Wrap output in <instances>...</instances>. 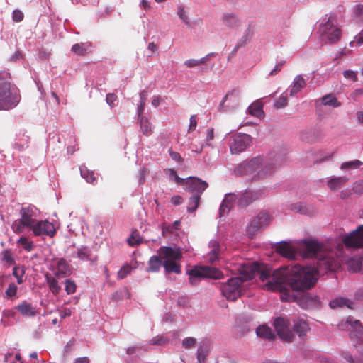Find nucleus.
I'll list each match as a JSON object with an SVG mask.
<instances>
[{
    "label": "nucleus",
    "instance_id": "12",
    "mask_svg": "<svg viewBox=\"0 0 363 363\" xmlns=\"http://www.w3.org/2000/svg\"><path fill=\"white\" fill-rule=\"evenodd\" d=\"M31 230L35 236L53 238L56 234L54 224L48 220H37Z\"/></svg>",
    "mask_w": 363,
    "mask_h": 363
},
{
    "label": "nucleus",
    "instance_id": "4",
    "mask_svg": "<svg viewBox=\"0 0 363 363\" xmlns=\"http://www.w3.org/2000/svg\"><path fill=\"white\" fill-rule=\"evenodd\" d=\"M239 271L240 277L238 278L241 279L242 283L253 279L256 274H259L261 281H264L269 279L265 284V288L267 290L272 291L267 287V284L273 281L272 277L275 270L272 271V267L264 264L260 265L257 262H248L242 264ZM278 291H280L279 290Z\"/></svg>",
    "mask_w": 363,
    "mask_h": 363
},
{
    "label": "nucleus",
    "instance_id": "60",
    "mask_svg": "<svg viewBox=\"0 0 363 363\" xmlns=\"http://www.w3.org/2000/svg\"><path fill=\"white\" fill-rule=\"evenodd\" d=\"M184 65H186L188 68H193L199 66L200 65L199 60L189 59L184 62Z\"/></svg>",
    "mask_w": 363,
    "mask_h": 363
},
{
    "label": "nucleus",
    "instance_id": "3",
    "mask_svg": "<svg viewBox=\"0 0 363 363\" xmlns=\"http://www.w3.org/2000/svg\"><path fill=\"white\" fill-rule=\"evenodd\" d=\"M20 95L11 84V77L7 72H0V110H9L17 106Z\"/></svg>",
    "mask_w": 363,
    "mask_h": 363
},
{
    "label": "nucleus",
    "instance_id": "43",
    "mask_svg": "<svg viewBox=\"0 0 363 363\" xmlns=\"http://www.w3.org/2000/svg\"><path fill=\"white\" fill-rule=\"evenodd\" d=\"M142 242L143 239L136 230L132 233L130 238L128 240V242L130 246L138 245Z\"/></svg>",
    "mask_w": 363,
    "mask_h": 363
},
{
    "label": "nucleus",
    "instance_id": "18",
    "mask_svg": "<svg viewBox=\"0 0 363 363\" xmlns=\"http://www.w3.org/2000/svg\"><path fill=\"white\" fill-rule=\"evenodd\" d=\"M276 251L282 257L293 260L296 257V252L291 245L286 242H281L276 247Z\"/></svg>",
    "mask_w": 363,
    "mask_h": 363
},
{
    "label": "nucleus",
    "instance_id": "7",
    "mask_svg": "<svg viewBox=\"0 0 363 363\" xmlns=\"http://www.w3.org/2000/svg\"><path fill=\"white\" fill-rule=\"evenodd\" d=\"M188 274L189 283L192 286L197 285L202 278L221 279L224 277L219 269L208 266L195 267L188 272Z\"/></svg>",
    "mask_w": 363,
    "mask_h": 363
},
{
    "label": "nucleus",
    "instance_id": "14",
    "mask_svg": "<svg viewBox=\"0 0 363 363\" xmlns=\"http://www.w3.org/2000/svg\"><path fill=\"white\" fill-rule=\"evenodd\" d=\"M271 220L272 218L269 213L265 211L260 212L252 219L248 227V231L255 233L259 230L267 226Z\"/></svg>",
    "mask_w": 363,
    "mask_h": 363
},
{
    "label": "nucleus",
    "instance_id": "36",
    "mask_svg": "<svg viewBox=\"0 0 363 363\" xmlns=\"http://www.w3.org/2000/svg\"><path fill=\"white\" fill-rule=\"evenodd\" d=\"M201 195L194 194L189 199V205L187 206V211L189 213H192L196 210L200 203Z\"/></svg>",
    "mask_w": 363,
    "mask_h": 363
},
{
    "label": "nucleus",
    "instance_id": "29",
    "mask_svg": "<svg viewBox=\"0 0 363 363\" xmlns=\"http://www.w3.org/2000/svg\"><path fill=\"white\" fill-rule=\"evenodd\" d=\"M222 21L226 26L230 28L238 27L240 24L238 18L233 13H224Z\"/></svg>",
    "mask_w": 363,
    "mask_h": 363
},
{
    "label": "nucleus",
    "instance_id": "63",
    "mask_svg": "<svg viewBox=\"0 0 363 363\" xmlns=\"http://www.w3.org/2000/svg\"><path fill=\"white\" fill-rule=\"evenodd\" d=\"M72 315V310L70 308H65L60 311V315L62 318H65Z\"/></svg>",
    "mask_w": 363,
    "mask_h": 363
},
{
    "label": "nucleus",
    "instance_id": "62",
    "mask_svg": "<svg viewBox=\"0 0 363 363\" xmlns=\"http://www.w3.org/2000/svg\"><path fill=\"white\" fill-rule=\"evenodd\" d=\"M354 298L357 301H363V287H361L355 291Z\"/></svg>",
    "mask_w": 363,
    "mask_h": 363
},
{
    "label": "nucleus",
    "instance_id": "16",
    "mask_svg": "<svg viewBox=\"0 0 363 363\" xmlns=\"http://www.w3.org/2000/svg\"><path fill=\"white\" fill-rule=\"evenodd\" d=\"M347 323H348L352 328L350 333L351 336L356 337L357 342L359 344L363 343V326L362 325L359 320H353L352 317H348L347 319Z\"/></svg>",
    "mask_w": 363,
    "mask_h": 363
},
{
    "label": "nucleus",
    "instance_id": "1",
    "mask_svg": "<svg viewBox=\"0 0 363 363\" xmlns=\"http://www.w3.org/2000/svg\"><path fill=\"white\" fill-rule=\"evenodd\" d=\"M343 245L338 244L335 252L315 240L304 241L301 247L303 258H315V268L294 266H283L274 272L272 280L267 284L272 290H279L283 301H295L296 297L291 294L286 286L293 291H304L312 288L317 281V274L322 271H334L340 266V262L345 261L342 254Z\"/></svg>",
    "mask_w": 363,
    "mask_h": 363
},
{
    "label": "nucleus",
    "instance_id": "24",
    "mask_svg": "<svg viewBox=\"0 0 363 363\" xmlns=\"http://www.w3.org/2000/svg\"><path fill=\"white\" fill-rule=\"evenodd\" d=\"M293 330L301 338H303L306 336V333L310 330V328L306 320H298L294 322Z\"/></svg>",
    "mask_w": 363,
    "mask_h": 363
},
{
    "label": "nucleus",
    "instance_id": "25",
    "mask_svg": "<svg viewBox=\"0 0 363 363\" xmlns=\"http://www.w3.org/2000/svg\"><path fill=\"white\" fill-rule=\"evenodd\" d=\"M329 305L332 308H342L344 306L348 308H353L354 303L348 298L337 297L330 301Z\"/></svg>",
    "mask_w": 363,
    "mask_h": 363
},
{
    "label": "nucleus",
    "instance_id": "61",
    "mask_svg": "<svg viewBox=\"0 0 363 363\" xmlns=\"http://www.w3.org/2000/svg\"><path fill=\"white\" fill-rule=\"evenodd\" d=\"M208 355V352L203 350L202 348H199L198 350V361L199 362H204L206 356Z\"/></svg>",
    "mask_w": 363,
    "mask_h": 363
},
{
    "label": "nucleus",
    "instance_id": "9",
    "mask_svg": "<svg viewBox=\"0 0 363 363\" xmlns=\"http://www.w3.org/2000/svg\"><path fill=\"white\" fill-rule=\"evenodd\" d=\"M252 143V137L245 133H236L232 136L229 143L232 154H239L244 151Z\"/></svg>",
    "mask_w": 363,
    "mask_h": 363
},
{
    "label": "nucleus",
    "instance_id": "21",
    "mask_svg": "<svg viewBox=\"0 0 363 363\" xmlns=\"http://www.w3.org/2000/svg\"><path fill=\"white\" fill-rule=\"evenodd\" d=\"M297 302L303 308H308L312 306L319 305L320 301L318 296H311L309 294H305L301 296Z\"/></svg>",
    "mask_w": 363,
    "mask_h": 363
},
{
    "label": "nucleus",
    "instance_id": "47",
    "mask_svg": "<svg viewBox=\"0 0 363 363\" xmlns=\"http://www.w3.org/2000/svg\"><path fill=\"white\" fill-rule=\"evenodd\" d=\"M25 228L26 225L20 219L15 220L12 224L13 230L18 234L23 233Z\"/></svg>",
    "mask_w": 363,
    "mask_h": 363
},
{
    "label": "nucleus",
    "instance_id": "49",
    "mask_svg": "<svg viewBox=\"0 0 363 363\" xmlns=\"http://www.w3.org/2000/svg\"><path fill=\"white\" fill-rule=\"evenodd\" d=\"M1 259L9 264H12L14 262L12 252L10 250H4L1 254Z\"/></svg>",
    "mask_w": 363,
    "mask_h": 363
},
{
    "label": "nucleus",
    "instance_id": "41",
    "mask_svg": "<svg viewBox=\"0 0 363 363\" xmlns=\"http://www.w3.org/2000/svg\"><path fill=\"white\" fill-rule=\"evenodd\" d=\"M363 164L360 160H353L347 162H345L341 165L342 170L354 169L358 168L359 166Z\"/></svg>",
    "mask_w": 363,
    "mask_h": 363
},
{
    "label": "nucleus",
    "instance_id": "42",
    "mask_svg": "<svg viewBox=\"0 0 363 363\" xmlns=\"http://www.w3.org/2000/svg\"><path fill=\"white\" fill-rule=\"evenodd\" d=\"M62 265L65 266V260L63 259H61L57 262V269L55 274V277H65L69 274L67 270H64L63 269L61 268V266Z\"/></svg>",
    "mask_w": 363,
    "mask_h": 363
},
{
    "label": "nucleus",
    "instance_id": "31",
    "mask_svg": "<svg viewBox=\"0 0 363 363\" xmlns=\"http://www.w3.org/2000/svg\"><path fill=\"white\" fill-rule=\"evenodd\" d=\"M289 150L286 146H277L271 152V157L274 158L281 159L287 157Z\"/></svg>",
    "mask_w": 363,
    "mask_h": 363
},
{
    "label": "nucleus",
    "instance_id": "34",
    "mask_svg": "<svg viewBox=\"0 0 363 363\" xmlns=\"http://www.w3.org/2000/svg\"><path fill=\"white\" fill-rule=\"evenodd\" d=\"M322 104L324 106H330L334 108H337L341 106V103L338 101L337 99L333 94H327L321 98Z\"/></svg>",
    "mask_w": 363,
    "mask_h": 363
},
{
    "label": "nucleus",
    "instance_id": "27",
    "mask_svg": "<svg viewBox=\"0 0 363 363\" xmlns=\"http://www.w3.org/2000/svg\"><path fill=\"white\" fill-rule=\"evenodd\" d=\"M306 86V80L301 75H297L293 82L290 89V96H293L298 93Z\"/></svg>",
    "mask_w": 363,
    "mask_h": 363
},
{
    "label": "nucleus",
    "instance_id": "39",
    "mask_svg": "<svg viewBox=\"0 0 363 363\" xmlns=\"http://www.w3.org/2000/svg\"><path fill=\"white\" fill-rule=\"evenodd\" d=\"M164 171L170 179L174 180L179 185L183 184L184 179L180 178L174 169H167Z\"/></svg>",
    "mask_w": 363,
    "mask_h": 363
},
{
    "label": "nucleus",
    "instance_id": "17",
    "mask_svg": "<svg viewBox=\"0 0 363 363\" xmlns=\"http://www.w3.org/2000/svg\"><path fill=\"white\" fill-rule=\"evenodd\" d=\"M34 211L30 207H22L20 210V220L26 225L27 228L32 229L37 221L34 218Z\"/></svg>",
    "mask_w": 363,
    "mask_h": 363
},
{
    "label": "nucleus",
    "instance_id": "44",
    "mask_svg": "<svg viewBox=\"0 0 363 363\" xmlns=\"http://www.w3.org/2000/svg\"><path fill=\"white\" fill-rule=\"evenodd\" d=\"M177 15L179 18L187 26L189 25V18L185 11L184 6L180 5L177 7Z\"/></svg>",
    "mask_w": 363,
    "mask_h": 363
},
{
    "label": "nucleus",
    "instance_id": "51",
    "mask_svg": "<svg viewBox=\"0 0 363 363\" xmlns=\"http://www.w3.org/2000/svg\"><path fill=\"white\" fill-rule=\"evenodd\" d=\"M168 342V339L162 335H157L150 340V343L152 345H163Z\"/></svg>",
    "mask_w": 363,
    "mask_h": 363
},
{
    "label": "nucleus",
    "instance_id": "22",
    "mask_svg": "<svg viewBox=\"0 0 363 363\" xmlns=\"http://www.w3.org/2000/svg\"><path fill=\"white\" fill-rule=\"evenodd\" d=\"M16 309L23 316L33 317L36 315L35 308L31 303L26 301H22L20 304L16 306Z\"/></svg>",
    "mask_w": 363,
    "mask_h": 363
},
{
    "label": "nucleus",
    "instance_id": "10",
    "mask_svg": "<svg viewBox=\"0 0 363 363\" xmlns=\"http://www.w3.org/2000/svg\"><path fill=\"white\" fill-rule=\"evenodd\" d=\"M342 242L347 248L363 247V225H359L351 233L344 235Z\"/></svg>",
    "mask_w": 363,
    "mask_h": 363
},
{
    "label": "nucleus",
    "instance_id": "38",
    "mask_svg": "<svg viewBox=\"0 0 363 363\" xmlns=\"http://www.w3.org/2000/svg\"><path fill=\"white\" fill-rule=\"evenodd\" d=\"M80 173L87 182L93 184L96 179L94 173L92 171L88 170L86 167L80 168Z\"/></svg>",
    "mask_w": 363,
    "mask_h": 363
},
{
    "label": "nucleus",
    "instance_id": "40",
    "mask_svg": "<svg viewBox=\"0 0 363 363\" xmlns=\"http://www.w3.org/2000/svg\"><path fill=\"white\" fill-rule=\"evenodd\" d=\"M17 244L21 245L25 250L30 252L33 248V244L31 241H29L27 238L21 237L17 241Z\"/></svg>",
    "mask_w": 363,
    "mask_h": 363
},
{
    "label": "nucleus",
    "instance_id": "13",
    "mask_svg": "<svg viewBox=\"0 0 363 363\" xmlns=\"http://www.w3.org/2000/svg\"><path fill=\"white\" fill-rule=\"evenodd\" d=\"M182 185L185 186L186 191L199 195H201L208 186V184L206 182L194 177H189L185 179Z\"/></svg>",
    "mask_w": 363,
    "mask_h": 363
},
{
    "label": "nucleus",
    "instance_id": "58",
    "mask_svg": "<svg viewBox=\"0 0 363 363\" xmlns=\"http://www.w3.org/2000/svg\"><path fill=\"white\" fill-rule=\"evenodd\" d=\"M344 77L346 79H350L353 82H356L357 80V73L352 70H346L343 73Z\"/></svg>",
    "mask_w": 363,
    "mask_h": 363
},
{
    "label": "nucleus",
    "instance_id": "32",
    "mask_svg": "<svg viewBox=\"0 0 363 363\" xmlns=\"http://www.w3.org/2000/svg\"><path fill=\"white\" fill-rule=\"evenodd\" d=\"M256 333L259 337L264 339L273 340L274 338V335L271 328L266 325L259 326L257 328Z\"/></svg>",
    "mask_w": 363,
    "mask_h": 363
},
{
    "label": "nucleus",
    "instance_id": "54",
    "mask_svg": "<svg viewBox=\"0 0 363 363\" xmlns=\"http://www.w3.org/2000/svg\"><path fill=\"white\" fill-rule=\"evenodd\" d=\"M77 256L81 259H89L90 253L87 247H82L77 252Z\"/></svg>",
    "mask_w": 363,
    "mask_h": 363
},
{
    "label": "nucleus",
    "instance_id": "57",
    "mask_svg": "<svg viewBox=\"0 0 363 363\" xmlns=\"http://www.w3.org/2000/svg\"><path fill=\"white\" fill-rule=\"evenodd\" d=\"M13 20L16 22H21L23 18L24 15L20 10L16 9L13 12Z\"/></svg>",
    "mask_w": 363,
    "mask_h": 363
},
{
    "label": "nucleus",
    "instance_id": "46",
    "mask_svg": "<svg viewBox=\"0 0 363 363\" xmlns=\"http://www.w3.org/2000/svg\"><path fill=\"white\" fill-rule=\"evenodd\" d=\"M348 265L353 272H359L361 269L362 261L360 259H350Z\"/></svg>",
    "mask_w": 363,
    "mask_h": 363
},
{
    "label": "nucleus",
    "instance_id": "53",
    "mask_svg": "<svg viewBox=\"0 0 363 363\" xmlns=\"http://www.w3.org/2000/svg\"><path fill=\"white\" fill-rule=\"evenodd\" d=\"M17 290V286L14 283H11L6 290L5 294L8 298H12L16 295Z\"/></svg>",
    "mask_w": 363,
    "mask_h": 363
},
{
    "label": "nucleus",
    "instance_id": "30",
    "mask_svg": "<svg viewBox=\"0 0 363 363\" xmlns=\"http://www.w3.org/2000/svg\"><path fill=\"white\" fill-rule=\"evenodd\" d=\"M347 181L348 178L346 177L333 178L328 182V186L332 191H335L340 189Z\"/></svg>",
    "mask_w": 363,
    "mask_h": 363
},
{
    "label": "nucleus",
    "instance_id": "11",
    "mask_svg": "<svg viewBox=\"0 0 363 363\" xmlns=\"http://www.w3.org/2000/svg\"><path fill=\"white\" fill-rule=\"evenodd\" d=\"M240 100V91L233 89L225 94L220 102V106L223 111H233L238 108Z\"/></svg>",
    "mask_w": 363,
    "mask_h": 363
},
{
    "label": "nucleus",
    "instance_id": "2",
    "mask_svg": "<svg viewBox=\"0 0 363 363\" xmlns=\"http://www.w3.org/2000/svg\"><path fill=\"white\" fill-rule=\"evenodd\" d=\"M158 255L150 257L146 271L149 273L158 272L160 267H164L166 274L182 273V251L178 247L162 246L157 250Z\"/></svg>",
    "mask_w": 363,
    "mask_h": 363
},
{
    "label": "nucleus",
    "instance_id": "26",
    "mask_svg": "<svg viewBox=\"0 0 363 363\" xmlns=\"http://www.w3.org/2000/svg\"><path fill=\"white\" fill-rule=\"evenodd\" d=\"M248 113L256 116L259 118H262L264 116V112L263 111V104L261 101H256L253 102L247 108Z\"/></svg>",
    "mask_w": 363,
    "mask_h": 363
},
{
    "label": "nucleus",
    "instance_id": "28",
    "mask_svg": "<svg viewBox=\"0 0 363 363\" xmlns=\"http://www.w3.org/2000/svg\"><path fill=\"white\" fill-rule=\"evenodd\" d=\"M91 43H80L72 45V50L77 55L84 56L91 52Z\"/></svg>",
    "mask_w": 363,
    "mask_h": 363
},
{
    "label": "nucleus",
    "instance_id": "56",
    "mask_svg": "<svg viewBox=\"0 0 363 363\" xmlns=\"http://www.w3.org/2000/svg\"><path fill=\"white\" fill-rule=\"evenodd\" d=\"M354 43L359 46L363 44V30L357 36H355V40L350 43V46L352 47Z\"/></svg>",
    "mask_w": 363,
    "mask_h": 363
},
{
    "label": "nucleus",
    "instance_id": "55",
    "mask_svg": "<svg viewBox=\"0 0 363 363\" xmlns=\"http://www.w3.org/2000/svg\"><path fill=\"white\" fill-rule=\"evenodd\" d=\"M196 340L194 337H186L182 342V346L186 349H189L196 345Z\"/></svg>",
    "mask_w": 363,
    "mask_h": 363
},
{
    "label": "nucleus",
    "instance_id": "59",
    "mask_svg": "<svg viewBox=\"0 0 363 363\" xmlns=\"http://www.w3.org/2000/svg\"><path fill=\"white\" fill-rule=\"evenodd\" d=\"M117 96L113 93L108 94L106 98V103L111 107H113L114 106V102L117 100Z\"/></svg>",
    "mask_w": 363,
    "mask_h": 363
},
{
    "label": "nucleus",
    "instance_id": "20",
    "mask_svg": "<svg viewBox=\"0 0 363 363\" xmlns=\"http://www.w3.org/2000/svg\"><path fill=\"white\" fill-rule=\"evenodd\" d=\"M210 251L208 253V259L211 264H214L220 258L221 251L220 246L216 240H211L209 242Z\"/></svg>",
    "mask_w": 363,
    "mask_h": 363
},
{
    "label": "nucleus",
    "instance_id": "6",
    "mask_svg": "<svg viewBox=\"0 0 363 363\" xmlns=\"http://www.w3.org/2000/svg\"><path fill=\"white\" fill-rule=\"evenodd\" d=\"M319 32L323 39L326 40L330 44L337 43L341 39L342 34L333 16H330L325 22L320 25Z\"/></svg>",
    "mask_w": 363,
    "mask_h": 363
},
{
    "label": "nucleus",
    "instance_id": "48",
    "mask_svg": "<svg viewBox=\"0 0 363 363\" xmlns=\"http://www.w3.org/2000/svg\"><path fill=\"white\" fill-rule=\"evenodd\" d=\"M24 272H25L23 267H15L13 268V274L16 277L18 284H21L23 282V276Z\"/></svg>",
    "mask_w": 363,
    "mask_h": 363
},
{
    "label": "nucleus",
    "instance_id": "35",
    "mask_svg": "<svg viewBox=\"0 0 363 363\" xmlns=\"http://www.w3.org/2000/svg\"><path fill=\"white\" fill-rule=\"evenodd\" d=\"M140 129L145 135H150L152 133L151 124L145 117L138 118Z\"/></svg>",
    "mask_w": 363,
    "mask_h": 363
},
{
    "label": "nucleus",
    "instance_id": "15",
    "mask_svg": "<svg viewBox=\"0 0 363 363\" xmlns=\"http://www.w3.org/2000/svg\"><path fill=\"white\" fill-rule=\"evenodd\" d=\"M274 328L279 337L284 341L291 342L294 340L292 331L289 328L286 321L282 318L274 320Z\"/></svg>",
    "mask_w": 363,
    "mask_h": 363
},
{
    "label": "nucleus",
    "instance_id": "33",
    "mask_svg": "<svg viewBox=\"0 0 363 363\" xmlns=\"http://www.w3.org/2000/svg\"><path fill=\"white\" fill-rule=\"evenodd\" d=\"M45 279L51 292L55 295L58 294L61 290V287L59 285L57 279L55 277H50L48 274L45 276Z\"/></svg>",
    "mask_w": 363,
    "mask_h": 363
},
{
    "label": "nucleus",
    "instance_id": "5",
    "mask_svg": "<svg viewBox=\"0 0 363 363\" xmlns=\"http://www.w3.org/2000/svg\"><path fill=\"white\" fill-rule=\"evenodd\" d=\"M262 161L264 162H259L260 160H245L235 169V173L237 175H244L257 171V174L262 177L272 172L273 166L267 162L269 160Z\"/></svg>",
    "mask_w": 363,
    "mask_h": 363
},
{
    "label": "nucleus",
    "instance_id": "8",
    "mask_svg": "<svg viewBox=\"0 0 363 363\" xmlns=\"http://www.w3.org/2000/svg\"><path fill=\"white\" fill-rule=\"evenodd\" d=\"M221 294L228 301H235L241 295L242 280L238 277H232L226 282L219 283Z\"/></svg>",
    "mask_w": 363,
    "mask_h": 363
},
{
    "label": "nucleus",
    "instance_id": "19",
    "mask_svg": "<svg viewBox=\"0 0 363 363\" xmlns=\"http://www.w3.org/2000/svg\"><path fill=\"white\" fill-rule=\"evenodd\" d=\"M236 199L237 197L234 194H228L225 196L219 208L220 217H223L228 213L230 209L234 206Z\"/></svg>",
    "mask_w": 363,
    "mask_h": 363
},
{
    "label": "nucleus",
    "instance_id": "45",
    "mask_svg": "<svg viewBox=\"0 0 363 363\" xmlns=\"http://www.w3.org/2000/svg\"><path fill=\"white\" fill-rule=\"evenodd\" d=\"M133 267L129 264L123 266L118 272V278L123 279L130 274L133 270Z\"/></svg>",
    "mask_w": 363,
    "mask_h": 363
},
{
    "label": "nucleus",
    "instance_id": "64",
    "mask_svg": "<svg viewBox=\"0 0 363 363\" xmlns=\"http://www.w3.org/2000/svg\"><path fill=\"white\" fill-rule=\"evenodd\" d=\"M355 15L361 19H363V5L359 4L355 9Z\"/></svg>",
    "mask_w": 363,
    "mask_h": 363
},
{
    "label": "nucleus",
    "instance_id": "50",
    "mask_svg": "<svg viewBox=\"0 0 363 363\" xmlns=\"http://www.w3.org/2000/svg\"><path fill=\"white\" fill-rule=\"evenodd\" d=\"M65 289L67 294H72L76 291L77 285L74 281L66 279Z\"/></svg>",
    "mask_w": 363,
    "mask_h": 363
},
{
    "label": "nucleus",
    "instance_id": "52",
    "mask_svg": "<svg viewBox=\"0 0 363 363\" xmlns=\"http://www.w3.org/2000/svg\"><path fill=\"white\" fill-rule=\"evenodd\" d=\"M288 104L287 96L281 95L275 101L274 106L277 108H284Z\"/></svg>",
    "mask_w": 363,
    "mask_h": 363
},
{
    "label": "nucleus",
    "instance_id": "23",
    "mask_svg": "<svg viewBox=\"0 0 363 363\" xmlns=\"http://www.w3.org/2000/svg\"><path fill=\"white\" fill-rule=\"evenodd\" d=\"M258 198L259 194L257 192L245 191L238 199V205L241 207H246Z\"/></svg>",
    "mask_w": 363,
    "mask_h": 363
},
{
    "label": "nucleus",
    "instance_id": "37",
    "mask_svg": "<svg viewBox=\"0 0 363 363\" xmlns=\"http://www.w3.org/2000/svg\"><path fill=\"white\" fill-rule=\"evenodd\" d=\"M180 222L179 220L174 221L171 225L164 223L162 227V235H166L167 233H173L175 230L179 229Z\"/></svg>",
    "mask_w": 363,
    "mask_h": 363
}]
</instances>
